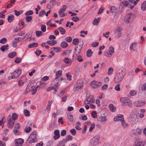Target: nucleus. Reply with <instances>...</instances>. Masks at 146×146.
Masks as SVG:
<instances>
[{
    "label": "nucleus",
    "instance_id": "1",
    "mask_svg": "<svg viewBox=\"0 0 146 146\" xmlns=\"http://www.w3.org/2000/svg\"><path fill=\"white\" fill-rule=\"evenodd\" d=\"M17 116L15 113H13L11 117L7 123V126L8 127L11 128L13 126L15 123V120L17 118Z\"/></svg>",
    "mask_w": 146,
    "mask_h": 146
},
{
    "label": "nucleus",
    "instance_id": "2",
    "mask_svg": "<svg viewBox=\"0 0 146 146\" xmlns=\"http://www.w3.org/2000/svg\"><path fill=\"white\" fill-rule=\"evenodd\" d=\"M119 73L117 76L115 78L114 82L116 83H119L122 80L124 77L123 71L121 70H119Z\"/></svg>",
    "mask_w": 146,
    "mask_h": 146
},
{
    "label": "nucleus",
    "instance_id": "3",
    "mask_svg": "<svg viewBox=\"0 0 146 146\" xmlns=\"http://www.w3.org/2000/svg\"><path fill=\"white\" fill-rule=\"evenodd\" d=\"M120 101L121 102L123 105H128L130 106L132 105L131 102L130 100L127 97L122 98L120 99Z\"/></svg>",
    "mask_w": 146,
    "mask_h": 146
},
{
    "label": "nucleus",
    "instance_id": "4",
    "mask_svg": "<svg viewBox=\"0 0 146 146\" xmlns=\"http://www.w3.org/2000/svg\"><path fill=\"white\" fill-rule=\"evenodd\" d=\"M21 73V71L20 70H16L11 74V77H9L8 79L10 80L11 78L12 79H17Z\"/></svg>",
    "mask_w": 146,
    "mask_h": 146
},
{
    "label": "nucleus",
    "instance_id": "5",
    "mask_svg": "<svg viewBox=\"0 0 146 146\" xmlns=\"http://www.w3.org/2000/svg\"><path fill=\"white\" fill-rule=\"evenodd\" d=\"M36 133L34 131L30 135L29 139V142L30 143H35L36 141Z\"/></svg>",
    "mask_w": 146,
    "mask_h": 146
},
{
    "label": "nucleus",
    "instance_id": "6",
    "mask_svg": "<svg viewBox=\"0 0 146 146\" xmlns=\"http://www.w3.org/2000/svg\"><path fill=\"white\" fill-rule=\"evenodd\" d=\"M99 138L98 136L93 137L92 139L91 143L92 146H96L99 143Z\"/></svg>",
    "mask_w": 146,
    "mask_h": 146
},
{
    "label": "nucleus",
    "instance_id": "7",
    "mask_svg": "<svg viewBox=\"0 0 146 146\" xmlns=\"http://www.w3.org/2000/svg\"><path fill=\"white\" fill-rule=\"evenodd\" d=\"M66 6L64 5L59 10L58 13L59 15L61 17H63L66 15V14L64 13V12L66 9Z\"/></svg>",
    "mask_w": 146,
    "mask_h": 146
},
{
    "label": "nucleus",
    "instance_id": "8",
    "mask_svg": "<svg viewBox=\"0 0 146 146\" xmlns=\"http://www.w3.org/2000/svg\"><path fill=\"white\" fill-rule=\"evenodd\" d=\"M114 48L112 46H110L109 48V52H105L104 55L108 57H110L112 54L114 52Z\"/></svg>",
    "mask_w": 146,
    "mask_h": 146
},
{
    "label": "nucleus",
    "instance_id": "9",
    "mask_svg": "<svg viewBox=\"0 0 146 146\" xmlns=\"http://www.w3.org/2000/svg\"><path fill=\"white\" fill-rule=\"evenodd\" d=\"M91 86L94 88H97L102 85L100 82H98L95 80L92 81L90 83Z\"/></svg>",
    "mask_w": 146,
    "mask_h": 146
},
{
    "label": "nucleus",
    "instance_id": "10",
    "mask_svg": "<svg viewBox=\"0 0 146 146\" xmlns=\"http://www.w3.org/2000/svg\"><path fill=\"white\" fill-rule=\"evenodd\" d=\"M123 30L122 28L120 27H117L114 31L115 35L118 37H120L122 35L121 31Z\"/></svg>",
    "mask_w": 146,
    "mask_h": 146
},
{
    "label": "nucleus",
    "instance_id": "11",
    "mask_svg": "<svg viewBox=\"0 0 146 146\" xmlns=\"http://www.w3.org/2000/svg\"><path fill=\"white\" fill-rule=\"evenodd\" d=\"M83 43H81L80 44H77V46L75 49V52L74 53L75 55H78L80 52L83 46Z\"/></svg>",
    "mask_w": 146,
    "mask_h": 146
},
{
    "label": "nucleus",
    "instance_id": "12",
    "mask_svg": "<svg viewBox=\"0 0 146 146\" xmlns=\"http://www.w3.org/2000/svg\"><path fill=\"white\" fill-rule=\"evenodd\" d=\"M124 120L123 116L121 114L117 115L116 117L114 118V121H121V122Z\"/></svg>",
    "mask_w": 146,
    "mask_h": 146
},
{
    "label": "nucleus",
    "instance_id": "13",
    "mask_svg": "<svg viewBox=\"0 0 146 146\" xmlns=\"http://www.w3.org/2000/svg\"><path fill=\"white\" fill-rule=\"evenodd\" d=\"M32 126V123L30 121L27 123V127L25 128V131L26 133H29L31 130V127Z\"/></svg>",
    "mask_w": 146,
    "mask_h": 146
},
{
    "label": "nucleus",
    "instance_id": "14",
    "mask_svg": "<svg viewBox=\"0 0 146 146\" xmlns=\"http://www.w3.org/2000/svg\"><path fill=\"white\" fill-rule=\"evenodd\" d=\"M54 136L53 138L55 140H57L60 138V135L59 130H55L54 131Z\"/></svg>",
    "mask_w": 146,
    "mask_h": 146
},
{
    "label": "nucleus",
    "instance_id": "15",
    "mask_svg": "<svg viewBox=\"0 0 146 146\" xmlns=\"http://www.w3.org/2000/svg\"><path fill=\"white\" fill-rule=\"evenodd\" d=\"M131 15L132 14L129 13L126 15L124 19V21L126 23H129L131 17Z\"/></svg>",
    "mask_w": 146,
    "mask_h": 146
},
{
    "label": "nucleus",
    "instance_id": "16",
    "mask_svg": "<svg viewBox=\"0 0 146 146\" xmlns=\"http://www.w3.org/2000/svg\"><path fill=\"white\" fill-rule=\"evenodd\" d=\"M137 44L136 42L132 43L130 45V49L133 51L136 50L137 49Z\"/></svg>",
    "mask_w": 146,
    "mask_h": 146
},
{
    "label": "nucleus",
    "instance_id": "17",
    "mask_svg": "<svg viewBox=\"0 0 146 146\" xmlns=\"http://www.w3.org/2000/svg\"><path fill=\"white\" fill-rule=\"evenodd\" d=\"M95 100L92 98L90 97H88L85 100L84 103L85 104H88L90 103L91 102H94Z\"/></svg>",
    "mask_w": 146,
    "mask_h": 146
},
{
    "label": "nucleus",
    "instance_id": "18",
    "mask_svg": "<svg viewBox=\"0 0 146 146\" xmlns=\"http://www.w3.org/2000/svg\"><path fill=\"white\" fill-rule=\"evenodd\" d=\"M15 142L16 145L17 146H19L23 143L24 140L23 139L19 138L16 140Z\"/></svg>",
    "mask_w": 146,
    "mask_h": 146
},
{
    "label": "nucleus",
    "instance_id": "19",
    "mask_svg": "<svg viewBox=\"0 0 146 146\" xmlns=\"http://www.w3.org/2000/svg\"><path fill=\"white\" fill-rule=\"evenodd\" d=\"M142 142L140 140L137 139L135 141L133 146H140Z\"/></svg>",
    "mask_w": 146,
    "mask_h": 146
},
{
    "label": "nucleus",
    "instance_id": "20",
    "mask_svg": "<svg viewBox=\"0 0 146 146\" xmlns=\"http://www.w3.org/2000/svg\"><path fill=\"white\" fill-rule=\"evenodd\" d=\"M98 120L101 122H106V117L104 116H99V118H98Z\"/></svg>",
    "mask_w": 146,
    "mask_h": 146
},
{
    "label": "nucleus",
    "instance_id": "21",
    "mask_svg": "<svg viewBox=\"0 0 146 146\" xmlns=\"http://www.w3.org/2000/svg\"><path fill=\"white\" fill-rule=\"evenodd\" d=\"M14 17L13 15L10 14L8 17L7 20L9 23L11 22L14 19Z\"/></svg>",
    "mask_w": 146,
    "mask_h": 146
},
{
    "label": "nucleus",
    "instance_id": "22",
    "mask_svg": "<svg viewBox=\"0 0 146 146\" xmlns=\"http://www.w3.org/2000/svg\"><path fill=\"white\" fill-rule=\"evenodd\" d=\"M83 86V84H81L80 82H78L77 85L75 87V90L76 91L78 90V89L81 88Z\"/></svg>",
    "mask_w": 146,
    "mask_h": 146
},
{
    "label": "nucleus",
    "instance_id": "23",
    "mask_svg": "<svg viewBox=\"0 0 146 146\" xmlns=\"http://www.w3.org/2000/svg\"><path fill=\"white\" fill-rule=\"evenodd\" d=\"M100 17H98L97 19L95 18L93 22V24L94 25H98L100 21Z\"/></svg>",
    "mask_w": 146,
    "mask_h": 146
},
{
    "label": "nucleus",
    "instance_id": "24",
    "mask_svg": "<svg viewBox=\"0 0 146 146\" xmlns=\"http://www.w3.org/2000/svg\"><path fill=\"white\" fill-rule=\"evenodd\" d=\"M8 46L9 45L8 44H7L5 45H3L1 47V50L2 52H4L5 50H8Z\"/></svg>",
    "mask_w": 146,
    "mask_h": 146
},
{
    "label": "nucleus",
    "instance_id": "25",
    "mask_svg": "<svg viewBox=\"0 0 146 146\" xmlns=\"http://www.w3.org/2000/svg\"><path fill=\"white\" fill-rule=\"evenodd\" d=\"M56 40H49L46 42V43L50 45H53L56 43Z\"/></svg>",
    "mask_w": 146,
    "mask_h": 146
},
{
    "label": "nucleus",
    "instance_id": "26",
    "mask_svg": "<svg viewBox=\"0 0 146 146\" xmlns=\"http://www.w3.org/2000/svg\"><path fill=\"white\" fill-rule=\"evenodd\" d=\"M141 9L143 11L146 10V1H144L141 4Z\"/></svg>",
    "mask_w": 146,
    "mask_h": 146
},
{
    "label": "nucleus",
    "instance_id": "27",
    "mask_svg": "<svg viewBox=\"0 0 146 146\" xmlns=\"http://www.w3.org/2000/svg\"><path fill=\"white\" fill-rule=\"evenodd\" d=\"M17 55V53L15 52H11L9 54H8V57L10 58H13L15 56Z\"/></svg>",
    "mask_w": 146,
    "mask_h": 146
},
{
    "label": "nucleus",
    "instance_id": "28",
    "mask_svg": "<svg viewBox=\"0 0 146 146\" xmlns=\"http://www.w3.org/2000/svg\"><path fill=\"white\" fill-rule=\"evenodd\" d=\"M121 125L124 128H126L128 126V124L125 122L124 120L121 121Z\"/></svg>",
    "mask_w": 146,
    "mask_h": 146
},
{
    "label": "nucleus",
    "instance_id": "29",
    "mask_svg": "<svg viewBox=\"0 0 146 146\" xmlns=\"http://www.w3.org/2000/svg\"><path fill=\"white\" fill-rule=\"evenodd\" d=\"M38 45V44L37 43H33L29 44L28 47L29 48H34L37 47Z\"/></svg>",
    "mask_w": 146,
    "mask_h": 146
},
{
    "label": "nucleus",
    "instance_id": "30",
    "mask_svg": "<svg viewBox=\"0 0 146 146\" xmlns=\"http://www.w3.org/2000/svg\"><path fill=\"white\" fill-rule=\"evenodd\" d=\"M62 72V71L61 70H60L57 72L56 73V79L58 78L61 75Z\"/></svg>",
    "mask_w": 146,
    "mask_h": 146
},
{
    "label": "nucleus",
    "instance_id": "31",
    "mask_svg": "<svg viewBox=\"0 0 146 146\" xmlns=\"http://www.w3.org/2000/svg\"><path fill=\"white\" fill-rule=\"evenodd\" d=\"M117 7L115 6H112L111 7L110 11L112 13H115L117 11Z\"/></svg>",
    "mask_w": 146,
    "mask_h": 146
},
{
    "label": "nucleus",
    "instance_id": "32",
    "mask_svg": "<svg viewBox=\"0 0 146 146\" xmlns=\"http://www.w3.org/2000/svg\"><path fill=\"white\" fill-rule=\"evenodd\" d=\"M14 12L15 14L17 16H19L23 12V11L22 10H21L19 11H17L16 10H14Z\"/></svg>",
    "mask_w": 146,
    "mask_h": 146
},
{
    "label": "nucleus",
    "instance_id": "33",
    "mask_svg": "<svg viewBox=\"0 0 146 146\" xmlns=\"http://www.w3.org/2000/svg\"><path fill=\"white\" fill-rule=\"evenodd\" d=\"M134 105L137 107L141 106H143V104L142 102L140 103L138 101H137L134 103Z\"/></svg>",
    "mask_w": 146,
    "mask_h": 146
},
{
    "label": "nucleus",
    "instance_id": "34",
    "mask_svg": "<svg viewBox=\"0 0 146 146\" xmlns=\"http://www.w3.org/2000/svg\"><path fill=\"white\" fill-rule=\"evenodd\" d=\"M93 52L90 49L88 50L86 52L87 56L88 57H90L92 55Z\"/></svg>",
    "mask_w": 146,
    "mask_h": 146
},
{
    "label": "nucleus",
    "instance_id": "35",
    "mask_svg": "<svg viewBox=\"0 0 146 146\" xmlns=\"http://www.w3.org/2000/svg\"><path fill=\"white\" fill-rule=\"evenodd\" d=\"M58 29L62 34L63 35L65 33V30L63 28L60 27L58 28Z\"/></svg>",
    "mask_w": 146,
    "mask_h": 146
},
{
    "label": "nucleus",
    "instance_id": "36",
    "mask_svg": "<svg viewBox=\"0 0 146 146\" xmlns=\"http://www.w3.org/2000/svg\"><path fill=\"white\" fill-rule=\"evenodd\" d=\"M68 46L67 43L65 41L62 42L61 44V46L62 48H65Z\"/></svg>",
    "mask_w": 146,
    "mask_h": 146
},
{
    "label": "nucleus",
    "instance_id": "37",
    "mask_svg": "<svg viewBox=\"0 0 146 146\" xmlns=\"http://www.w3.org/2000/svg\"><path fill=\"white\" fill-rule=\"evenodd\" d=\"M32 16H27L26 17L25 19L27 22H31L32 19Z\"/></svg>",
    "mask_w": 146,
    "mask_h": 146
},
{
    "label": "nucleus",
    "instance_id": "38",
    "mask_svg": "<svg viewBox=\"0 0 146 146\" xmlns=\"http://www.w3.org/2000/svg\"><path fill=\"white\" fill-rule=\"evenodd\" d=\"M109 107L110 108V110L112 111H115L116 110L115 107H114L112 104H110L109 106Z\"/></svg>",
    "mask_w": 146,
    "mask_h": 146
},
{
    "label": "nucleus",
    "instance_id": "39",
    "mask_svg": "<svg viewBox=\"0 0 146 146\" xmlns=\"http://www.w3.org/2000/svg\"><path fill=\"white\" fill-rule=\"evenodd\" d=\"M79 40L77 38H75L73 39L72 41L73 44L74 45H77L79 43Z\"/></svg>",
    "mask_w": 146,
    "mask_h": 146
},
{
    "label": "nucleus",
    "instance_id": "40",
    "mask_svg": "<svg viewBox=\"0 0 146 146\" xmlns=\"http://www.w3.org/2000/svg\"><path fill=\"white\" fill-rule=\"evenodd\" d=\"M22 60L20 58L16 57L15 60L14 62L16 63H19Z\"/></svg>",
    "mask_w": 146,
    "mask_h": 146
},
{
    "label": "nucleus",
    "instance_id": "41",
    "mask_svg": "<svg viewBox=\"0 0 146 146\" xmlns=\"http://www.w3.org/2000/svg\"><path fill=\"white\" fill-rule=\"evenodd\" d=\"M71 60L68 58L66 57L64 60V61L66 63L69 64L71 62Z\"/></svg>",
    "mask_w": 146,
    "mask_h": 146
},
{
    "label": "nucleus",
    "instance_id": "42",
    "mask_svg": "<svg viewBox=\"0 0 146 146\" xmlns=\"http://www.w3.org/2000/svg\"><path fill=\"white\" fill-rule=\"evenodd\" d=\"M53 49L54 51L56 52H60L61 51L60 48L59 47H53Z\"/></svg>",
    "mask_w": 146,
    "mask_h": 146
},
{
    "label": "nucleus",
    "instance_id": "43",
    "mask_svg": "<svg viewBox=\"0 0 146 146\" xmlns=\"http://www.w3.org/2000/svg\"><path fill=\"white\" fill-rule=\"evenodd\" d=\"M33 12L32 10H29L27 11L25 14V15H26L28 16L29 15H32L33 14Z\"/></svg>",
    "mask_w": 146,
    "mask_h": 146
},
{
    "label": "nucleus",
    "instance_id": "44",
    "mask_svg": "<svg viewBox=\"0 0 146 146\" xmlns=\"http://www.w3.org/2000/svg\"><path fill=\"white\" fill-rule=\"evenodd\" d=\"M68 119L70 121H72L73 120V118L72 115L70 114H68L67 116Z\"/></svg>",
    "mask_w": 146,
    "mask_h": 146
},
{
    "label": "nucleus",
    "instance_id": "45",
    "mask_svg": "<svg viewBox=\"0 0 146 146\" xmlns=\"http://www.w3.org/2000/svg\"><path fill=\"white\" fill-rule=\"evenodd\" d=\"M24 112L26 116H30V112L29 110L26 109L25 110Z\"/></svg>",
    "mask_w": 146,
    "mask_h": 146
},
{
    "label": "nucleus",
    "instance_id": "46",
    "mask_svg": "<svg viewBox=\"0 0 146 146\" xmlns=\"http://www.w3.org/2000/svg\"><path fill=\"white\" fill-rule=\"evenodd\" d=\"M36 36H40L42 35L43 33L40 31H36L35 32Z\"/></svg>",
    "mask_w": 146,
    "mask_h": 146
},
{
    "label": "nucleus",
    "instance_id": "47",
    "mask_svg": "<svg viewBox=\"0 0 146 146\" xmlns=\"http://www.w3.org/2000/svg\"><path fill=\"white\" fill-rule=\"evenodd\" d=\"M95 127V124L94 123H92L91 124L90 127V128L89 131L90 132H91L93 129H94Z\"/></svg>",
    "mask_w": 146,
    "mask_h": 146
},
{
    "label": "nucleus",
    "instance_id": "48",
    "mask_svg": "<svg viewBox=\"0 0 146 146\" xmlns=\"http://www.w3.org/2000/svg\"><path fill=\"white\" fill-rule=\"evenodd\" d=\"M71 51L70 50H65L62 53L63 54L69 55L71 53Z\"/></svg>",
    "mask_w": 146,
    "mask_h": 146
},
{
    "label": "nucleus",
    "instance_id": "49",
    "mask_svg": "<svg viewBox=\"0 0 146 146\" xmlns=\"http://www.w3.org/2000/svg\"><path fill=\"white\" fill-rule=\"evenodd\" d=\"M31 36H29V35H28L27 34H26L23 38V41H25L28 38H31Z\"/></svg>",
    "mask_w": 146,
    "mask_h": 146
},
{
    "label": "nucleus",
    "instance_id": "50",
    "mask_svg": "<svg viewBox=\"0 0 146 146\" xmlns=\"http://www.w3.org/2000/svg\"><path fill=\"white\" fill-rule=\"evenodd\" d=\"M72 21L75 22L78 21L79 20V18L77 16L72 17Z\"/></svg>",
    "mask_w": 146,
    "mask_h": 146
},
{
    "label": "nucleus",
    "instance_id": "51",
    "mask_svg": "<svg viewBox=\"0 0 146 146\" xmlns=\"http://www.w3.org/2000/svg\"><path fill=\"white\" fill-rule=\"evenodd\" d=\"M115 89L117 91H120V85L119 84L116 85L115 87Z\"/></svg>",
    "mask_w": 146,
    "mask_h": 146
},
{
    "label": "nucleus",
    "instance_id": "52",
    "mask_svg": "<svg viewBox=\"0 0 146 146\" xmlns=\"http://www.w3.org/2000/svg\"><path fill=\"white\" fill-rule=\"evenodd\" d=\"M92 117L94 118H95L97 117V113L95 111H92Z\"/></svg>",
    "mask_w": 146,
    "mask_h": 146
},
{
    "label": "nucleus",
    "instance_id": "53",
    "mask_svg": "<svg viewBox=\"0 0 146 146\" xmlns=\"http://www.w3.org/2000/svg\"><path fill=\"white\" fill-rule=\"evenodd\" d=\"M72 38L70 36H68L66 37L65 40L68 42H70L72 41Z\"/></svg>",
    "mask_w": 146,
    "mask_h": 146
},
{
    "label": "nucleus",
    "instance_id": "54",
    "mask_svg": "<svg viewBox=\"0 0 146 146\" xmlns=\"http://www.w3.org/2000/svg\"><path fill=\"white\" fill-rule=\"evenodd\" d=\"M137 93L136 91L132 90L129 93L130 95L131 96H133L135 95Z\"/></svg>",
    "mask_w": 146,
    "mask_h": 146
},
{
    "label": "nucleus",
    "instance_id": "55",
    "mask_svg": "<svg viewBox=\"0 0 146 146\" xmlns=\"http://www.w3.org/2000/svg\"><path fill=\"white\" fill-rule=\"evenodd\" d=\"M122 3L123 5V6H125L127 7L129 5V3L127 1H124L122 2Z\"/></svg>",
    "mask_w": 146,
    "mask_h": 146
},
{
    "label": "nucleus",
    "instance_id": "56",
    "mask_svg": "<svg viewBox=\"0 0 146 146\" xmlns=\"http://www.w3.org/2000/svg\"><path fill=\"white\" fill-rule=\"evenodd\" d=\"M70 132L72 135H75L76 134V130L74 129H71L70 130Z\"/></svg>",
    "mask_w": 146,
    "mask_h": 146
},
{
    "label": "nucleus",
    "instance_id": "57",
    "mask_svg": "<svg viewBox=\"0 0 146 146\" xmlns=\"http://www.w3.org/2000/svg\"><path fill=\"white\" fill-rule=\"evenodd\" d=\"M7 42V40L6 38H3L1 39L0 40V43L2 44H4Z\"/></svg>",
    "mask_w": 146,
    "mask_h": 146
},
{
    "label": "nucleus",
    "instance_id": "58",
    "mask_svg": "<svg viewBox=\"0 0 146 146\" xmlns=\"http://www.w3.org/2000/svg\"><path fill=\"white\" fill-rule=\"evenodd\" d=\"M45 14H46V12L44 10L41 11L39 12V15L40 17H42Z\"/></svg>",
    "mask_w": 146,
    "mask_h": 146
},
{
    "label": "nucleus",
    "instance_id": "59",
    "mask_svg": "<svg viewBox=\"0 0 146 146\" xmlns=\"http://www.w3.org/2000/svg\"><path fill=\"white\" fill-rule=\"evenodd\" d=\"M41 29L43 32H45L46 31V26L45 25H42Z\"/></svg>",
    "mask_w": 146,
    "mask_h": 146
},
{
    "label": "nucleus",
    "instance_id": "60",
    "mask_svg": "<svg viewBox=\"0 0 146 146\" xmlns=\"http://www.w3.org/2000/svg\"><path fill=\"white\" fill-rule=\"evenodd\" d=\"M113 71V69L112 67H110L108 69V75L109 74H112V72Z\"/></svg>",
    "mask_w": 146,
    "mask_h": 146
},
{
    "label": "nucleus",
    "instance_id": "61",
    "mask_svg": "<svg viewBox=\"0 0 146 146\" xmlns=\"http://www.w3.org/2000/svg\"><path fill=\"white\" fill-rule=\"evenodd\" d=\"M20 128V124L19 123H16L15 124L14 128L15 129H19Z\"/></svg>",
    "mask_w": 146,
    "mask_h": 146
},
{
    "label": "nucleus",
    "instance_id": "62",
    "mask_svg": "<svg viewBox=\"0 0 146 146\" xmlns=\"http://www.w3.org/2000/svg\"><path fill=\"white\" fill-rule=\"evenodd\" d=\"M72 139V137L70 135L67 136L66 139V141H68L70 140H71Z\"/></svg>",
    "mask_w": 146,
    "mask_h": 146
},
{
    "label": "nucleus",
    "instance_id": "63",
    "mask_svg": "<svg viewBox=\"0 0 146 146\" xmlns=\"http://www.w3.org/2000/svg\"><path fill=\"white\" fill-rule=\"evenodd\" d=\"M13 133L15 135H19L20 133V132L18 129H15L13 130Z\"/></svg>",
    "mask_w": 146,
    "mask_h": 146
},
{
    "label": "nucleus",
    "instance_id": "64",
    "mask_svg": "<svg viewBox=\"0 0 146 146\" xmlns=\"http://www.w3.org/2000/svg\"><path fill=\"white\" fill-rule=\"evenodd\" d=\"M47 84V83L40 82V87H44Z\"/></svg>",
    "mask_w": 146,
    "mask_h": 146
}]
</instances>
